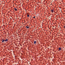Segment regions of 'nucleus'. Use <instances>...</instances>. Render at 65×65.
Listing matches in <instances>:
<instances>
[{"label":"nucleus","instance_id":"4","mask_svg":"<svg viewBox=\"0 0 65 65\" xmlns=\"http://www.w3.org/2000/svg\"><path fill=\"white\" fill-rule=\"evenodd\" d=\"M26 28L27 29H29V27L26 26Z\"/></svg>","mask_w":65,"mask_h":65},{"label":"nucleus","instance_id":"9","mask_svg":"<svg viewBox=\"0 0 65 65\" xmlns=\"http://www.w3.org/2000/svg\"><path fill=\"white\" fill-rule=\"evenodd\" d=\"M33 18H34V19H35V17H33Z\"/></svg>","mask_w":65,"mask_h":65},{"label":"nucleus","instance_id":"10","mask_svg":"<svg viewBox=\"0 0 65 65\" xmlns=\"http://www.w3.org/2000/svg\"><path fill=\"white\" fill-rule=\"evenodd\" d=\"M64 28H65V26H64Z\"/></svg>","mask_w":65,"mask_h":65},{"label":"nucleus","instance_id":"7","mask_svg":"<svg viewBox=\"0 0 65 65\" xmlns=\"http://www.w3.org/2000/svg\"><path fill=\"white\" fill-rule=\"evenodd\" d=\"M36 41H34V44H36Z\"/></svg>","mask_w":65,"mask_h":65},{"label":"nucleus","instance_id":"3","mask_svg":"<svg viewBox=\"0 0 65 65\" xmlns=\"http://www.w3.org/2000/svg\"><path fill=\"white\" fill-rule=\"evenodd\" d=\"M8 40V39H6L5 40V41H7Z\"/></svg>","mask_w":65,"mask_h":65},{"label":"nucleus","instance_id":"2","mask_svg":"<svg viewBox=\"0 0 65 65\" xmlns=\"http://www.w3.org/2000/svg\"><path fill=\"white\" fill-rule=\"evenodd\" d=\"M59 51H61V48L60 47L59 48Z\"/></svg>","mask_w":65,"mask_h":65},{"label":"nucleus","instance_id":"5","mask_svg":"<svg viewBox=\"0 0 65 65\" xmlns=\"http://www.w3.org/2000/svg\"><path fill=\"white\" fill-rule=\"evenodd\" d=\"M54 9H52V10H51V11L52 12H53L54 11Z\"/></svg>","mask_w":65,"mask_h":65},{"label":"nucleus","instance_id":"1","mask_svg":"<svg viewBox=\"0 0 65 65\" xmlns=\"http://www.w3.org/2000/svg\"><path fill=\"white\" fill-rule=\"evenodd\" d=\"M2 40V42H4V41H5V40H4V39H3Z\"/></svg>","mask_w":65,"mask_h":65},{"label":"nucleus","instance_id":"8","mask_svg":"<svg viewBox=\"0 0 65 65\" xmlns=\"http://www.w3.org/2000/svg\"><path fill=\"white\" fill-rule=\"evenodd\" d=\"M27 17H29V16H30V15H27Z\"/></svg>","mask_w":65,"mask_h":65},{"label":"nucleus","instance_id":"6","mask_svg":"<svg viewBox=\"0 0 65 65\" xmlns=\"http://www.w3.org/2000/svg\"><path fill=\"white\" fill-rule=\"evenodd\" d=\"M14 9L15 10V11H17V9L15 8H14Z\"/></svg>","mask_w":65,"mask_h":65}]
</instances>
